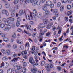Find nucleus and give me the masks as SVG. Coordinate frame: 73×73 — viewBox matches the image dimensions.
<instances>
[{
	"mask_svg": "<svg viewBox=\"0 0 73 73\" xmlns=\"http://www.w3.org/2000/svg\"><path fill=\"white\" fill-rule=\"evenodd\" d=\"M32 18H33V17H32V13H30V16L28 15H26V19L27 20H32Z\"/></svg>",
	"mask_w": 73,
	"mask_h": 73,
	"instance_id": "1",
	"label": "nucleus"
},
{
	"mask_svg": "<svg viewBox=\"0 0 73 73\" xmlns=\"http://www.w3.org/2000/svg\"><path fill=\"white\" fill-rule=\"evenodd\" d=\"M2 14H5L6 15L8 16L9 15V13L8 12L7 10L3 9L2 11Z\"/></svg>",
	"mask_w": 73,
	"mask_h": 73,
	"instance_id": "2",
	"label": "nucleus"
},
{
	"mask_svg": "<svg viewBox=\"0 0 73 73\" xmlns=\"http://www.w3.org/2000/svg\"><path fill=\"white\" fill-rule=\"evenodd\" d=\"M11 28V26L9 25L7 26V27L5 28L4 29V30L7 32H9V29H10Z\"/></svg>",
	"mask_w": 73,
	"mask_h": 73,
	"instance_id": "3",
	"label": "nucleus"
},
{
	"mask_svg": "<svg viewBox=\"0 0 73 73\" xmlns=\"http://www.w3.org/2000/svg\"><path fill=\"white\" fill-rule=\"evenodd\" d=\"M29 61L32 64H35V61L32 57H31L29 58Z\"/></svg>",
	"mask_w": 73,
	"mask_h": 73,
	"instance_id": "4",
	"label": "nucleus"
},
{
	"mask_svg": "<svg viewBox=\"0 0 73 73\" xmlns=\"http://www.w3.org/2000/svg\"><path fill=\"white\" fill-rule=\"evenodd\" d=\"M11 56L12 57L16 58V57H17V54L15 53V52H13L11 54Z\"/></svg>",
	"mask_w": 73,
	"mask_h": 73,
	"instance_id": "5",
	"label": "nucleus"
},
{
	"mask_svg": "<svg viewBox=\"0 0 73 73\" xmlns=\"http://www.w3.org/2000/svg\"><path fill=\"white\" fill-rule=\"evenodd\" d=\"M37 68H34L31 70V72L32 73H36L37 72Z\"/></svg>",
	"mask_w": 73,
	"mask_h": 73,
	"instance_id": "6",
	"label": "nucleus"
},
{
	"mask_svg": "<svg viewBox=\"0 0 73 73\" xmlns=\"http://www.w3.org/2000/svg\"><path fill=\"white\" fill-rule=\"evenodd\" d=\"M37 15V11L36 9H34L33 12V15L34 17H35Z\"/></svg>",
	"mask_w": 73,
	"mask_h": 73,
	"instance_id": "7",
	"label": "nucleus"
},
{
	"mask_svg": "<svg viewBox=\"0 0 73 73\" xmlns=\"http://www.w3.org/2000/svg\"><path fill=\"white\" fill-rule=\"evenodd\" d=\"M5 7L6 8H8L10 7V4L9 3H6L5 4Z\"/></svg>",
	"mask_w": 73,
	"mask_h": 73,
	"instance_id": "8",
	"label": "nucleus"
},
{
	"mask_svg": "<svg viewBox=\"0 0 73 73\" xmlns=\"http://www.w3.org/2000/svg\"><path fill=\"white\" fill-rule=\"evenodd\" d=\"M7 21H14V18L12 17H9L7 19Z\"/></svg>",
	"mask_w": 73,
	"mask_h": 73,
	"instance_id": "9",
	"label": "nucleus"
},
{
	"mask_svg": "<svg viewBox=\"0 0 73 73\" xmlns=\"http://www.w3.org/2000/svg\"><path fill=\"white\" fill-rule=\"evenodd\" d=\"M44 35V33L43 32V31L42 30V29H40V33H39V35L40 36H43Z\"/></svg>",
	"mask_w": 73,
	"mask_h": 73,
	"instance_id": "10",
	"label": "nucleus"
},
{
	"mask_svg": "<svg viewBox=\"0 0 73 73\" xmlns=\"http://www.w3.org/2000/svg\"><path fill=\"white\" fill-rule=\"evenodd\" d=\"M66 8L68 10H70L72 9V6L70 5H67Z\"/></svg>",
	"mask_w": 73,
	"mask_h": 73,
	"instance_id": "11",
	"label": "nucleus"
},
{
	"mask_svg": "<svg viewBox=\"0 0 73 73\" xmlns=\"http://www.w3.org/2000/svg\"><path fill=\"white\" fill-rule=\"evenodd\" d=\"M24 13V12H23V10H21L19 11V16H21L23 15V14Z\"/></svg>",
	"mask_w": 73,
	"mask_h": 73,
	"instance_id": "12",
	"label": "nucleus"
},
{
	"mask_svg": "<svg viewBox=\"0 0 73 73\" xmlns=\"http://www.w3.org/2000/svg\"><path fill=\"white\" fill-rule=\"evenodd\" d=\"M46 3H47L46 5L48 6H50L52 4V2L50 1H48L46 2Z\"/></svg>",
	"mask_w": 73,
	"mask_h": 73,
	"instance_id": "13",
	"label": "nucleus"
},
{
	"mask_svg": "<svg viewBox=\"0 0 73 73\" xmlns=\"http://www.w3.org/2000/svg\"><path fill=\"white\" fill-rule=\"evenodd\" d=\"M19 58H20L19 57H18L16 58H14V59L12 60V62H15L16 61L18 60V59H19Z\"/></svg>",
	"mask_w": 73,
	"mask_h": 73,
	"instance_id": "14",
	"label": "nucleus"
},
{
	"mask_svg": "<svg viewBox=\"0 0 73 73\" xmlns=\"http://www.w3.org/2000/svg\"><path fill=\"white\" fill-rule=\"evenodd\" d=\"M35 1H36V5H40L41 2L40 0H38V1L36 0Z\"/></svg>",
	"mask_w": 73,
	"mask_h": 73,
	"instance_id": "15",
	"label": "nucleus"
},
{
	"mask_svg": "<svg viewBox=\"0 0 73 73\" xmlns=\"http://www.w3.org/2000/svg\"><path fill=\"white\" fill-rule=\"evenodd\" d=\"M25 27H26L27 29H29V30L31 29V26L30 25L28 26L27 25H25Z\"/></svg>",
	"mask_w": 73,
	"mask_h": 73,
	"instance_id": "16",
	"label": "nucleus"
},
{
	"mask_svg": "<svg viewBox=\"0 0 73 73\" xmlns=\"http://www.w3.org/2000/svg\"><path fill=\"white\" fill-rule=\"evenodd\" d=\"M42 8L44 11H46L48 9V8H47V7H46V5H45L43 6L42 7Z\"/></svg>",
	"mask_w": 73,
	"mask_h": 73,
	"instance_id": "17",
	"label": "nucleus"
},
{
	"mask_svg": "<svg viewBox=\"0 0 73 73\" xmlns=\"http://www.w3.org/2000/svg\"><path fill=\"white\" fill-rule=\"evenodd\" d=\"M50 13V11L49 10H46L45 12V15H48Z\"/></svg>",
	"mask_w": 73,
	"mask_h": 73,
	"instance_id": "18",
	"label": "nucleus"
},
{
	"mask_svg": "<svg viewBox=\"0 0 73 73\" xmlns=\"http://www.w3.org/2000/svg\"><path fill=\"white\" fill-rule=\"evenodd\" d=\"M64 6H61L60 8V12H63V11H64Z\"/></svg>",
	"mask_w": 73,
	"mask_h": 73,
	"instance_id": "19",
	"label": "nucleus"
},
{
	"mask_svg": "<svg viewBox=\"0 0 73 73\" xmlns=\"http://www.w3.org/2000/svg\"><path fill=\"white\" fill-rule=\"evenodd\" d=\"M24 31L25 33L26 34H27V35L29 36H31V34L29 32H27L25 30H24Z\"/></svg>",
	"mask_w": 73,
	"mask_h": 73,
	"instance_id": "20",
	"label": "nucleus"
},
{
	"mask_svg": "<svg viewBox=\"0 0 73 73\" xmlns=\"http://www.w3.org/2000/svg\"><path fill=\"white\" fill-rule=\"evenodd\" d=\"M45 27V25L44 24H40L39 25V27L40 28H44Z\"/></svg>",
	"mask_w": 73,
	"mask_h": 73,
	"instance_id": "21",
	"label": "nucleus"
},
{
	"mask_svg": "<svg viewBox=\"0 0 73 73\" xmlns=\"http://www.w3.org/2000/svg\"><path fill=\"white\" fill-rule=\"evenodd\" d=\"M48 20L47 19H43V23L44 24H48Z\"/></svg>",
	"mask_w": 73,
	"mask_h": 73,
	"instance_id": "22",
	"label": "nucleus"
},
{
	"mask_svg": "<svg viewBox=\"0 0 73 73\" xmlns=\"http://www.w3.org/2000/svg\"><path fill=\"white\" fill-rule=\"evenodd\" d=\"M16 41L17 43L18 44H23V42H22V41H21V40H16Z\"/></svg>",
	"mask_w": 73,
	"mask_h": 73,
	"instance_id": "23",
	"label": "nucleus"
},
{
	"mask_svg": "<svg viewBox=\"0 0 73 73\" xmlns=\"http://www.w3.org/2000/svg\"><path fill=\"white\" fill-rule=\"evenodd\" d=\"M61 6V3L60 2H58L57 3V7L58 8H60Z\"/></svg>",
	"mask_w": 73,
	"mask_h": 73,
	"instance_id": "24",
	"label": "nucleus"
},
{
	"mask_svg": "<svg viewBox=\"0 0 73 73\" xmlns=\"http://www.w3.org/2000/svg\"><path fill=\"white\" fill-rule=\"evenodd\" d=\"M41 13H37V17H38V18L41 17Z\"/></svg>",
	"mask_w": 73,
	"mask_h": 73,
	"instance_id": "25",
	"label": "nucleus"
},
{
	"mask_svg": "<svg viewBox=\"0 0 73 73\" xmlns=\"http://www.w3.org/2000/svg\"><path fill=\"white\" fill-rule=\"evenodd\" d=\"M36 4H37L36 1L35 0L33 2L32 5L33 6V7H35V6L36 5Z\"/></svg>",
	"mask_w": 73,
	"mask_h": 73,
	"instance_id": "26",
	"label": "nucleus"
},
{
	"mask_svg": "<svg viewBox=\"0 0 73 73\" xmlns=\"http://www.w3.org/2000/svg\"><path fill=\"white\" fill-rule=\"evenodd\" d=\"M57 9H51L50 10V12H52L53 13H54L56 12V11Z\"/></svg>",
	"mask_w": 73,
	"mask_h": 73,
	"instance_id": "27",
	"label": "nucleus"
},
{
	"mask_svg": "<svg viewBox=\"0 0 73 73\" xmlns=\"http://www.w3.org/2000/svg\"><path fill=\"white\" fill-rule=\"evenodd\" d=\"M23 2L25 4H28L30 2L29 0H23Z\"/></svg>",
	"mask_w": 73,
	"mask_h": 73,
	"instance_id": "28",
	"label": "nucleus"
},
{
	"mask_svg": "<svg viewBox=\"0 0 73 73\" xmlns=\"http://www.w3.org/2000/svg\"><path fill=\"white\" fill-rule=\"evenodd\" d=\"M5 27V25L4 23H2L0 24V27L1 28H3Z\"/></svg>",
	"mask_w": 73,
	"mask_h": 73,
	"instance_id": "29",
	"label": "nucleus"
},
{
	"mask_svg": "<svg viewBox=\"0 0 73 73\" xmlns=\"http://www.w3.org/2000/svg\"><path fill=\"white\" fill-rule=\"evenodd\" d=\"M12 47V44L10 43H8L7 45V48H11Z\"/></svg>",
	"mask_w": 73,
	"mask_h": 73,
	"instance_id": "30",
	"label": "nucleus"
},
{
	"mask_svg": "<svg viewBox=\"0 0 73 73\" xmlns=\"http://www.w3.org/2000/svg\"><path fill=\"white\" fill-rule=\"evenodd\" d=\"M3 40L4 41H5V42H8V41H9V39L8 38H4Z\"/></svg>",
	"mask_w": 73,
	"mask_h": 73,
	"instance_id": "31",
	"label": "nucleus"
},
{
	"mask_svg": "<svg viewBox=\"0 0 73 73\" xmlns=\"http://www.w3.org/2000/svg\"><path fill=\"white\" fill-rule=\"evenodd\" d=\"M72 12H72V11H68L67 12V15L68 16H70V15H71V14L72 13Z\"/></svg>",
	"mask_w": 73,
	"mask_h": 73,
	"instance_id": "32",
	"label": "nucleus"
},
{
	"mask_svg": "<svg viewBox=\"0 0 73 73\" xmlns=\"http://www.w3.org/2000/svg\"><path fill=\"white\" fill-rule=\"evenodd\" d=\"M50 33H51L50 32H48L46 34V37H49V36H50Z\"/></svg>",
	"mask_w": 73,
	"mask_h": 73,
	"instance_id": "33",
	"label": "nucleus"
},
{
	"mask_svg": "<svg viewBox=\"0 0 73 73\" xmlns=\"http://www.w3.org/2000/svg\"><path fill=\"white\" fill-rule=\"evenodd\" d=\"M6 52L7 54L8 55H9V54H11V51L9 50H6Z\"/></svg>",
	"mask_w": 73,
	"mask_h": 73,
	"instance_id": "34",
	"label": "nucleus"
},
{
	"mask_svg": "<svg viewBox=\"0 0 73 73\" xmlns=\"http://www.w3.org/2000/svg\"><path fill=\"white\" fill-rule=\"evenodd\" d=\"M2 60L3 61H7L8 60V58L7 57H4L3 58Z\"/></svg>",
	"mask_w": 73,
	"mask_h": 73,
	"instance_id": "35",
	"label": "nucleus"
},
{
	"mask_svg": "<svg viewBox=\"0 0 73 73\" xmlns=\"http://www.w3.org/2000/svg\"><path fill=\"white\" fill-rule=\"evenodd\" d=\"M19 0H14V4H17V3H19Z\"/></svg>",
	"mask_w": 73,
	"mask_h": 73,
	"instance_id": "36",
	"label": "nucleus"
},
{
	"mask_svg": "<svg viewBox=\"0 0 73 73\" xmlns=\"http://www.w3.org/2000/svg\"><path fill=\"white\" fill-rule=\"evenodd\" d=\"M4 24H5V25H8L10 24V22L8 21H6L5 22Z\"/></svg>",
	"mask_w": 73,
	"mask_h": 73,
	"instance_id": "37",
	"label": "nucleus"
},
{
	"mask_svg": "<svg viewBox=\"0 0 73 73\" xmlns=\"http://www.w3.org/2000/svg\"><path fill=\"white\" fill-rule=\"evenodd\" d=\"M68 0H61V2L64 4H65L68 1Z\"/></svg>",
	"mask_w": 73,
	"mask_h": 73,
	"instance_id": "38",
	"label": "nucleus"
},
{
	"mask_svg": "<svg viewBox=\"0 0 73 73\" xmlns=\"http://www.w3.org/2000/svg\"><path fill=\"white\" fill-rule=\"evenodd\" d=\"M12 69L11 68L7 70V73H12Z\"/></svg>",
	"mask_w": 73,
	"mask_h": 73,
	"instance_id": "39",
	"label": "nucleus"
},
{
	"mask_svg": "<svg viewBox=\"0 0 73 73\" xmlns=\"http://www.w3.org/2000/svg\"><path fill=\"white\" fill-rule=\"evenodd\" d=\"M1 51L2 53H3V54H6V53H5V50H4V49H2Z\"/></svg>",
	"mask_w": 73,
	"mask_h": 73,
	"instance_id": "40",
	"label": "nucleus"
},
{
	"mask_svg": "<svg viewBox=\"0 0 73 73\" xmlns=\"http://www.w3.org/2000/svg\"><path fill=\"white\" fill-rule=\"evenodd\" d=\"M22 68V67L20 66L19 65L17 66V70H20Z\"/></svg>",
	"mask_w": 73,
	"mask_h": 73,
	"instance_id": "41",
	"label": "nucleus"
},
{
	"mask_svg": "<svg viewBox=\"0 0 73 73\" xmlns=\"http://www.w3.org/2000/svg\"><path fill=\"white\" fill-rule=\"evenodd\" d=\"M55 16H56V17H58V15H59V13L58 12H56L55 11Z\"/></svg>",
	"mask_w": 73,
	"mask_h": 73,
	"instance_id": "42",
	"label": "nucleus"
},
{
	"mask_svg": "<svg viewBox=\"0 0 73 73\" xmlns=\"http://www.w3.org/2000/svg\"><path fill=\"white\" fill-rule=\"evenodd\" d=\"M22 72L23 73H25L26 72V69L25 68H22Z\"/></svg>",
	"mask_w": 73,
	"mask_h": 73,
	"instance_id": "43",
	"label": "nucleus"
},
{
	"mask_svg": "<svg viewBox=\"0 0 73 73\" xmlns=\"http://www.w3.org/2000/svg\"><path fill=\"white\" fill-rule=\"evenodd\" d=\"M27 46H28L29 48V43L27 42L25 44V46L26 47Z\"/></svg>",
	"mask_w": 73,
	"mask_h": 73,
	"instance_id": "44",
	"label": "nucleus"
},
{
	"mask_svg": "<svg viewBox=\"0 0 73 73\" xmlns=\"http://www.w3.org/2000/svg\"><path fill=\"white\" fill-rule=\"evenodd\" d=\"M17 46L16 44H14L13 46V49H16V48H17Z\"/></svg>",
	"mask_w": 73,
	"mask_h": 73,
	"instance_id": "45",
	"label": "nucleus"
},
{
	"mask_svg": "<svg viewBox=\"0 0 73 73\" xmlns=\"http://www.w3.org/2000/svg\"><path fill=\"white\" fill-rule=\"evenodd\" d=\"M16 25L17 27H19L20 26V23H19V22L17 21L16 23Z\"/></svg>",
	"mask_w": 73,
	"mask_h": 73,
	"instance_id": "46",
	"label": "nucleus"
},
{
	"mask_svg": "<svg viewBox=\"0 0 73 73\" xmlns=\"http://www.w3.org/2000/svg\"><path fill=\"white\" fill-rule=\"evenodd\" d=\"M57 69L58 71H60L61 70V69H62V68L60 66H58L57 67Z\"/></svg>",
	"mask_w": 73,
	"mask_h": 73,
	"instance_id": "47",
	"label": "nucleus"
},
{
	"mask_svg": "<svg viewBox=\"0 0 73 73\" xmlns=\"http://www.w3.org/2000/svg\"><path fill=\"white\" fill-rule=\"evenodd\" d=\"M45 64V62L44 61H42L41 63V66H43V65H44Z\"/></svg>",
	"mask_w": 73,
	"mask_h": 73,
	"instance_id": "48",
	"label": "nucleus"
},
{
	"mask_svg": "<svg viewBox=\"0 0 73 73\" xmlns=\"http://www.w3.org/2000/svg\"><path fill=\"white\" fill-rule=\"evenodd\" d=\"M4 66V63L3 62H2V63L1 64L0 68H2Z\"/></svg>",
	"mask_w": 73,
	"mask_h": 73,
	"instance_id": "49",
	"label": "nucleus"
},
{
	"mask_svg": "<svg viewBox=\"0 0 73 73\" xmlns=\"http://www.w3.org/2000/svg\"><path fill=\"white\" fill-rule=\"evenodd\" d=\"M33 65V66H35V65H36L37 66L38 65V62H36V63H35V64H34Z\"/></svg>",
	"mask_w": 73,
	"mask_h": 73,
	"instance_id": "50",
	"label": "nucleus"
},
{
	"mask_svg": "<svg viewBox=\"0 0 73 73\" xmlns=\"http://www.w3.org/2000/svg\"><path fill=\"white\" fill-rule=\"evenodd\" d=\"M2 21H3V22H4L5 23V22L7 20V19H6V18H3L2 20Z\"/></svg>",
	"mask_w": 73,
	"mask_h": 73,
	"instance_id": "51",
	"label": "nucleus"
},
{
	"mask_svg": "<svg viewBox=\"0 0 73 73\" xmlns=\"http://www.w3.org/2000/svg\"><path fill=\"white\" fill-rule=\"evenodd\" d=\"M17 31L18 32H21L22 31H23V30L21 29H20V28H19L18 29H17Z\"/></svg>",
	"mask_w": 73,
	"mask_h": 73,
	"instance_id": "52",
	"label": "nucleus"
},
{
	"mask_svg": "<svg viewBox=\"0 0 73 73\" xmlns=\"http://www.w3.org/2000/svg\"><path fill=\"white\" fill-rule=\"evenodd\" d=\"M20 48L21 49L23 50L24 49V46L23 45L21 46H20Z\"/></svg>",
	"mask_w": 73,
	"mask_h": 73,
	"instance_id": "53",
	"label": "nucleus"
},
{
	"mask_svg": "<svg viewBox=\"0 0 73 73\" xmlns=\"http://www.w3.org/2000/svg\"><path fill=\"white\" fill-rule=\"evenodd\" d=\"M1 36L2 37H5V34L2 33L1 35Z\"/></svg>",
	"mask_w": 73,
	"mask_h": 73,
	"instance_id": "54",
	"label": "nucleus"
},
{
	"mask_svg": "<svg viewBox=\"0 0 73 73\" xmlns=\"http://www.w3.org/2000/svg\"><path fill=\"white\" fill-rule=\"evenodd\" d=\"M17 21H20L21 20V18L20 17H19L17 19Z\"/></svg>",
	"mask_w": 73,
	"mask_h": 73,
	"instance_id": "55",
	"label": "nucleus"
},
{
	"mask_svg": "<svg viewBox=\"0 0 73 73\" xmlns=\"http://www.w3.org/2000/svg\"><path fill=\"white\" fill-rule=\"evenodd\" d=\"M12 37L13 38H16V35L15 34H14L12 36Z\"/></svg>",
	"mask_w": 73,
	"mask_h": 73,
	"instance_id": "56",
	"label": "nucleus"
},
{
	"mask_svg": "<svg viewBox=\"0 0 73 73\" xmlns=\"http://www.w3.org/2000/svg\"><path fill=\"white\" fill-rule=\"evenodd\" d=\"M35 47L34 46H32V50L33 52V51H35Z\"/></svg>",
	"mask_w": 73,
	"mask_h": 73,
	"instance_id": "57",
	"label": "nucleus"
},
{
	"mask_svg": "<svg viewBox=\"0 0 73 73\" xmlns=\"http://www.w3.org/2000/svg\"><path fill=\"white\" fill-rule=\"evenodd\" d=\"M63 38V36H62L59 39V41H61L62 40H62V38Z\"/></svg>",
	"mask_w": 73,
	"mask_h": 73,
	"instance_id": "58",
	"label": "nucleus"
},
{
	"mask_svg": "<svg viewBox=\"0 0 73 73\" xmlns=\"http://www.w3.org/2000/svg\"><path fill=\"white\" fill-rule=\"evenodd\" d=\"M45 67L46 68H49V64H47L45 65Z\"/></svg>",
	"mask_w": 73,
	"mask_h": 73,
	"instance_id": "59",
	"label": "nucleus"
},
{
	"mask_svg": "<svg viewBox=\"0 0 73 73\" xmlns=\"http://www.w3.org/2000/svg\"><path fill=\"white\" fill-rule=\"evenodd\" d=\"M36 33H33L32 35V36L33 37H35L36 36Z\"/></svg>",
	"mask_w": 73,
	"mask_h": 73,
	"instance_id": "60",
	"label": "nucleus"
},
{
	"mask_svg": "<svg viewBox=\"0 0 73 73\" xmlns=\"http://www.w3.org/2000/svg\"><path fill=\"white\" fill-rule=\"evenodd\" d=\"M11 17H14V16H15V14L13 13H11Z\"/></svg>",
	"mask_w": 73,
	"mask_h": 73,
	"instance_id": "61",
	"label": "nucleus"
},
{
	"mask_svg": "<svg viewBox=\"0 0 73 73\" xmlns=\"http://www.w3.org/2000/svg\"><path fill=\"white\" fill-rule=\"evenodd\" d=\"M22 69V68L20 70H19V73H23V69Z\"/></svg>",
	"mask_w": 73,
	"mask_h": 73,
	"instance_id": "62",
	"label": "nucleus"
},
{
	"mask_svg": "<svg viewBox=\"0 0 73 73\" xmlns=\"http://www.w3.org/2000/svg\"><path fill=\"white\" fill-rule=\"evenodd\" d=\"M64 19L66 21V22H67L68 21V17H66Z\"/></svg>",
	"mask_w": 73,
	"mask_h": 73,
	"instance_id": "63",
	"label": "nucleus"
},
{
	"mask_svg": "<svg viewBox=\"0 0 73 73\" xmlns=\"http://www.w3.org/2000/svg\"><path fill=\"white\" fill-rule=\"evenodd\" d=\"M19 8V7L18 6H15L14 7V9H17Z\"/></svg>",
	"mask_w": 73,
	"mask_h": 73,
	"instance_id": "64",
	"label": "nucleus"
}]
</instances>
